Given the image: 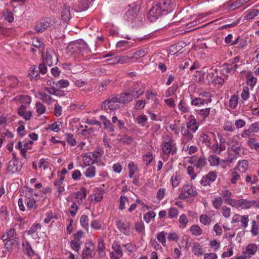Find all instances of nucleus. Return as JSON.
<instances>
[{
  "mask_svg": "<svg viewBox=\"0 0 259 259\" xmlns=\"http://www.w3.org/2000/svg\"><path fill=\"white\" fill-rule=\"evenodd\" d=\"M72 49L75 52L82 57L91 52L90 49L83 39L76 40L73 45Z\"/></svg>",
  "mask_w": 259,
  "mask_h": 259,
  "instance_id": "nucleus-5",
  "label": "nucleus"
},
{
  "mask_svg": "<svg viewBox=\"0 0 259 259\" xmlns=\"http://www.w3.org/2000/svg\"><path fill=\"white\" fill-rule=\"evenodd\" d=\"M18 114L22 116L25 120H28L32 115V112L30 111L26 112L25 107L21 105L18 109Z\"/></svg>",
  "mask_w": 259,
  "mask_h": 259,
  "instance_id": "nucleus-30",
  "label": "nucleus"
},
{
  "mask_svg": "<svg viewBox=\"0 0 259 259\" xmlns=\"http://www.w3.org/2000/svg\"><path fill=\"white\" fill-rule=\"evenodd\" d=\"M145 88L141 82H136L132 86V89L131 90V96L138 98L142 95L144 92Z\"/></svg>",
  "mask_w": 259,
  "mask_h": 259,
  "instance_id": "nucleus-12",
  "label": "nucleus"
},
{
  "mask_svg": "<svg viewBox=\"0 0 259 259\" xmlns=\"http://www.w3.org/2000/svg\"><path fill=\"white\" fill-rule=\"evenodd\" d=\"M159 4L163 12H168L170 10L171 0H162Z\"/></svg>",
  "mask_w": 259,
  "mask_h": 259,
  "instance_id": "nucleus-39",
  "label": "nucleus"
},
{
  "mask_svg": "<svg viewBox=\"0 0 259 259\" xmlns=\"http://www.w3.org/2000/svg\"><path fill=\"white\" fill-rule=\"evenodd\" d=\"M145 55V53L144 51L140 50L139 51L133 53L132 56L131 57V59L133 60V61L135 62L137 59L144 57Z\"/></svg>",
  "mask_w": 259,
  "mask_h": 259,
  "instance_id": "nucleus-62",
  "label": "nucleus"
},
{
  "mask_svg": "<svg viewBox=\"0 0 259 259\" xmlns=\"http://www.w3.org/2000/svg\"><path fill=\"white\" fill-rule=\"evenodd\" d=\"M96 174V168L94 166H90L88 168L85 172L84 175L87 178H92L95 177Z\"/></svg>",
  "mask_w": 259,
  "mask_h": 259,
  "instance_id": "nucleus-53",
  "label": "nucleus"
},
{
  "mask_svg": "<svg viewBox=\"0 0 259 259\" xmlns=\"http://www.w3.org/2000/svg\"><path fill=\"white\" fill-rule=\"evenodd\" d=\"M178 108L180 111L183 113L188 112L189 109L186 105V103L183 100H181L178 105Z\"/></svg>",
  "mask_w": 259,
  "mask_h": 259,
  "instance_id": "nucleus-57",
  "label": "nucleus"
},
{
  "mask_svg": "<svg viewBox=\"0 0 259 259\" xmlns=\"http://www.w3.org/2000/svg\"><path fill=\"white\" fill-rule=\"evenodd\" d=\"M166 233L164 231H161L157 234L156 238L157 240L160 242L162 245L165 247L166 244Z\"/></svg>",
  "mask_w": 259,
  "mask_h": 259,
  "instance_id": "nucleus-45",
  "label": "nucleus"
},
{
  "mask_svg": "<svg viewBox=\"0 0 259 259\" xmlns=\"http://www.w3.org/2000/svg\"><path fill=\"white\" fill-rule=\"evenodd\" d=\"M249 167L248 161L246 159L238 161L234 170H238L240 174L245 173Z\"/></svg>",
  "mask_w": 259,
  "mask_h": 259,
  "instance_id": "nucleus-16",
  "label": "nucleus"
},
{
  "mask_svg": "<svg viewBox=\"0 0 259 259\" xmlns=\"http://www.w3.org/2000/svg\"><path fill=\"white\" fill-rule=\"evenodd\" d=\"M205 104L204 100L199 97L191 99V104L195 106H203Z\"/></svg>",
  "mask_w": 259,
  "mask_h": 259,
  "instance_id": "nucleus-48",
  "label": "nucleus"
},
{
  "mask_svg": "<svg viewBox=\"0 0 259 259\" xmlns=\"http://www.w3.org/2000/svg\"><path fill=\"white\" fill-rule=\"evenodd\" d=\"M211 148L214 153L220 154L222 151L225 150L226 147L225 146L222 144H218V143H217L216 144L212 145Z\"/></svg>",
  "mask_w": 259,
  "mask_h": 259,
  "instance_id": "nucleus-42",
  "label": "nucleus"
},
{
  "mask_svg": "<svg viewBox=\"0 0 259 259\" xmlns=\"http://www.w3.org/2000/svg\"><path fill=\"white\" fill-rule=\"evenodd\" d=\"M214 71V72H212L208 73L207 75V79L209 82H211L215 87L220 88L224 82V79L221 77L219 76L217 70H215Z\"/></svg>",
  "mask_w": 259,
  "mask_h": 259,
  "instance_id": "nucleus-9",
  "label": "nucleus"
},
{
  "mask_svg": "<svg viewBox=\"0 0 259 259\" xmlns=\"http://www.w3.org/2000/svg\"><path fill=\"white\" fill-rule=\"evenodd\" d=\"M178 221L179 224V226L181 229L185 228L188 223V220L186 215L184 214H183L180 216Z\"/></svg>",
  "mask_w": 259,
  "mask_h": 259,
  "instance_id": "nucleus-44",
  "label": "nucleus"
},
{
  "mask_svg": "<svg viewBox=\"0 0 259 259\" xmlns=\"http://www.w3.org/2000/svg\"><path fill=\"white\" fill-rule=\"evenodd\" d=\"M26 199L25 200L27 207L29 209H36L37 208L36 201L34 199L33 196H29L27 192L25 193Z\"/></svg>",
  "mask_w": 259,
  "mask_h": 259,
  "instance_id": "nucleus-23",
  "label": "nucleus"
},
{
  "mask_svg": "<svg viewBox=\"0 0 259 259\" xmlns=\"http://www.w3.org/2000/svg\"><path fill=\"white\" fill-rule=\"evenodd\" d=\"M209 246L214 251L219 250L221 247V243L216 239H211L209 241Z\"/></svg>",
  "mask_w": 259,
  "mask_h": 259,
  "instance_id": "nucleus-58",
  "label": "nucleus"
},
{
  "mask_svg": "<svg viewBox=\"0 0 259 259\" xmlns=\"http://www.w3.org/2000/svg\"><path fill=\"white\" fill-rule=\"evenodd\" d=\"M217 175L213 171H209L207 175L204 176L200 183L203 186L210 185V183L214 182L217 179Z\"/></svg>",
  "mask_w": 259,
  "mask_h": 259,
  "instance_id": "nucleus-13",
  "label": "nucleus"
},
{
  "mask_svg": "<svg viewBox=\"0 0 259 259\" xmlns=\"http://www.w3.org/2000/svg\"><path fill=\"white\" fill-rule=\"evenodd\" d=\"M238 96L236 95H234L231 97V98L229 101V104L230 107L232 109H235L237 107L238 105Z\"/></svg>",
  "mask_w": 259,
  "mask_h": 259,
  "instance_id": "nucleus-54",
  "label": "nucleus"
},
{
  "mask_svg": "<svg viewBox=\"0 0 259 259\" xmlns=\"http://www.w3.org/2000/svg\"><path fill=\"white\" fill-rule=\"evenodd\" d=\"M237 64H233L231 63L224 64L222 66L224 71L229 74L233 73L238 67Z\"/></svg>",
  "mask_w": 259,
  "mask_h": 259,
  "instance_id": "nucleus-26",
  "label": "nucleus"
},
{
  "mask_svg": "<svg viewBox=\"0 0 259 259\" xmlns=\"http://www.w3.org/2000/svg\"><path fill=\"white\" fill-rule=\"evenodd\" d=\"M69 82L67 79H61L56 82V88L61 89L69 86Z\"/></svg>",
  "mask_w": 259,
  "mask_h": 259,
  "instance_id": "nucleus-63",
  "label": "nucleus"
},
{
  "mask_svg": "<svg viewBox=\"0 0 259 259\" xmlns=\"http://www.w3.org/2000/svg\"><path fill=\"white\" fill-rule=\"evenodd\" d=\"M257 81V79L256 77L250 75H248L247 76V84L250 87L251 90L253 89L254 87L256 84Z\"/></svg>",
  "mask_w": 259,
  "mask_h": 259,
  "instance_id": "nucleus-46",
  "label": "nucleus"
},
{
  "mask_svg": "<svg viewBox=\"0 0 259 259\" xmlns=\"http://www.w3.org/2000/svg\"><path fill=\"white\" fill-rule=\"evenodd\" d=\"M182 180V177L180 173L175 172L171 177L170 181L174 187L178 186Z\"/></svg>",
  "mask_w": 259,
  "mask_h": 259,
  "instance_id": "nucleus-34",
  "label": "nucleus"
},
{
  "mask_svg": "<svg viewBox=\"0 0 259 259\" xmlns=\"http://www.w3.org/2000/svg\"><path fill=\"white\" fill-rule=\"evenodd\" d=\"M181 134L183 136V140L189 142L193 138V134L185 126H183L181 127Z\"/></svg>",
  "mask_w": 259,
  "mask_h": 259,
  "instance_id": "nucleus-28",
  "label": "nucleus"
},
{
  "mask_svg": "<svg viewBox=\"0 0 259 259\" xmlns=\"http://www.w3.org/2000/svg\"><path fill=\"white\" fill-rule=\"evenodd\" d=\"M231 176L230 182L232 184H236L241 178L240 175L236 170L231 172Z\"/></svg>",
  "mask_w": 259,
  "mask_h": 259,
  "instance_id": "nucleus-50",
  "label": "nucleus"
},
{
  "mask_svg": "<svg viewBox=\"0 0 259 259\" xmlns=\"http://www.w3.org/2000/svg\"><path fill=\"white\" fill-rule=\"evenodd\" d=\"M205 72L202 71H196L195 77L196 78V81L198 83H202L204 81Z\"/></svg>",
  "mask_w": 259,
  "mask_h": 259,
  "instance_id": "nucleus-64",
  "label": "nucleus"
},
{
  "mask_svg": "<svg viewBox=\"0 0 259 259\" xmlns=\"http://www.w3.org/2000/svg\"><path fill=\"white\" fill-rule=\"evenodd\" d=\"M140 3L139 1L134 3L131 6V16L133 17L132 26L133 27H139L142 24V14L140 13Z\"/></svg>",
  "mask_w": 259,
  "mask_h": 259,
  "instance_id": "nucleus-1",
  "label": "nucleus"
},
{
  "mask_svg": "<svg viewBox=\"0 0 259 259\" xmlns=\"http://www.w3.org/2000/svg\"><path fill=\"white\" fill-rule=\"evenodd\" d=\"M239 209H248L253 206L256 208H259V203L255 200H249L247 199L241 198L235 199L231 206Z\"/></svg>",
  "mask_w": 259,
  "mask_h": 259,
  "instance_id": "nucleus-2",
  "label": "nucleus"
},
{
  "mask_svg": "<svg viewBox=\"0 0 259 259\" xmlns=\"http://www.w3.org/2000/svg\"><path fill=\"white\" fill-rule=\"evenodd\" d=\"M117 96V100L120 104H127L130 99V93L128 91L121 93Z\"/></svg>",
  "mask_w": 259,
  "mask_h": 259,
  "instance_id": "nucleus-35",
  "label": "nucleus"
},
{
  "mask_svg": "<svg viewBox=\"0 0 259 259\" xmlns=\"http://www.w3.org/2000/svg\"><path fill=\"white\" fill-rule=\"evenodd\" d=\"M220 195L222 198L224 199L225 203L230 205L231 206L232 205L235 199H232L231 198L232 195V193L231 191L228 189H225L221 191Z\"/></svg>",
  "mask_w": 259,
  "mask_h": 259,
  "instance_id": "nucleus-19",
  "label": "nucleus"
},
{
  "mask_svg": "<svg viewBox=\"0 0 259 259\" xmlns=\"http://www.w3.org/2000/svg\"><path fill=\"white\" fill-rule=\"evenodd\" d=\"M143 160L146 165H149L153 160V156L151 152H147L143 157Z\"/></svg>",
  "mask_w": 259,
  "mask_h": 259,
  "instance_id": "nucleus-52",
  "label": "nucleus"
},
{
  "mask_svg": "<svg viewBox=\"0 0 259 259\" xmlns=\"http://www.w3.org/2000/svg\"><path fill=\"white\" fill-rule=\"evenodd\" d=\"M234 45H238V47L241 48H243L247 45V42L245 38L238 36L234 40Z\"/></svg>",
  "mask_w": 259,
  "mask_h": 259,
  "instance_id": "nucleus-47",
  "label": "nucleus"
},
{
  "mask_svg": "<svg viewBox=\"0 0 259 259\" xmlns=\"http://www.w3.org/2000/svg\"><path fill=\"white\" fill-rule=\"evenodd\" d=\"M190 231L192 235L198 236L200 235L202 233V230L197 225H193L190 228Z\"/></svg>",
  "mask_w": 259,
  "mask_h": 259,
  "instance_id": "nucleus-41",
  "label": "nucleus"
},
{
  "mask_svg": "<svg viewBox=\"0 0 259 259\" xmlns=\"http://www.w3.org/2000/svg\"><path fill=\"white\" fill-rule=\"evenodd\" d=\"M21 169V166L18 164V161L11 160L8 165L7 171L9 173L13 174L19 171Z\"/></svg>",
  "mask_w": 259,
  "mask_h": 259,
  "instance_id": "nucleus-17",
  "label": "nucleus"
},
{
  "mask_svg": "<svg viewBox=\"0 0 259 259\" xmlns=\"http://www.w3.org/2000/svg\"><path fill=\"white\" fill-rule=\"evenodd\" d=\"M229 145L231 151H233L235 154L240 155L241 144L238 141H230Z\"/></svg>",
  "mask_w": 259,
  "mask_h": 259,
  "instance_id": "nucleus-22",
  "label": "nucleus"
},
{
  "mask_svg": "<svg viewBox=\"0 0 259 259\" xmlns=\"http://www.w3.org/2000/svg\"><path fill=\"white\" fill-rule=\"evenodd\" d=\"M186 126V128L191 131L193 133H195L198 128L199 124L197 122L195 118H192L187 122Z\"/></svg>",
  "mask_w": 259,
  "mask_h": 259,
  "instance_id": "nucleus-29",
  "label": "nucleus"
},
{
  "mask_svg": "<svg viewBox=\"0 0 259 259\" xmlns=\"http://www.w3.org/2000/svg\"><path fill=\"white\" fill-rule=\"evenodd\" d=\"M163 12H164L161 9L159 3H154L148 13V19L150 21L153 22L160 17Z\"/></svg>",
  "mask_w": 259,
  "mask_h": 259,
  "instance_id": "nucleus-6",
  "label": "nucleus"
},
{
  "mask_svg": "<svg viewBox=\"0 0 259 259\" xmlns=\"http://www.w3.org/2000/svg\"><path fill=\"white\" fill-rule=\"evenodd\" d=\"M29 76L32 80H37L38 79L39 76V74L36 67L33 66L30 68L29 72Z\"/></svg>",
  "mask_w": 259,
  "mask_h": 259,
  "instance_id": "nucleus-38",
  "label": "nucleus"
},
{
  "mask_svg": "<svg viewBox=\"0 0 259 259\" xmlns=\"http://www.w3.org/2000/svg\"><path fill=\"white\" fill-rule=\"evenodd\" d=\"M250 231L253 236H256L259 234V227L254 220L251 221V229Z\"/></svg>",
  "mask_w": 259,
  "mask_h": 259,
  "instance_id": "nucleus-60",
  "label": "nucleus"
},
{
  "mask_svg": "<svg viewBox=\"0 0 259 259\" xmlns=\"http://www.w3.org/2000/svg\"><path fill=\"white\" fill-rule=\"evenodd\" d=\"M54 23V19L50 18H43L36 24L35 29L38 32H42L48 28L53 25Z\"/></svg>",
  "mask_w": 259,
  "mask_h": 259,
  "instance_id": "nucleus-8",
  "label": "nucleus"
},
{
  "mask_svg": "<svg viewBox=\"0 0 259 259\" xmlns=\"http://www.w3.org/2000/svg\"><path fill=\"white\" fill-rule=\"evenodd\" d=\"M38 95L40 99L46 103L50 104L52 102V98L45 93L39 92Z\"/></svg>",
  "mask_w": 259,
  "mask_h": 259,
  "instance_id": "nucleus-49",
  "label": "nucleus"
},
{
  "mask_svg": "<svg viewBox=\"0 0 259 259\" xmlns=\"http://www.w3.org/2000/svg\"><path fill=\"white\" fill-rule=\"evenodd\" d=\"M207 164V161L205 158L203 156H200L196 163L194 164V166L197 168L201 169L202 167L205 166Z\"/></svg>",
  "mask_w": 259,
  "mask_h": 259,
  "instance_id": "nucleus-40",
  "label": "nucleus"
},
{
  "mask_svg": "<svg viewBox=\"0 0 259 259\" xmlns=\"http://www.w3.org/2000/svg\"><path fill=\"white\" fill-rule=\"evenodd\" d=\"M24 252L29 256H33L35 254L30 243L27 241H24L22 244Z\"/></svg>",
  "mask_w": 259,
  "mask_h": 259,
  "instance_id": "nucleus-25",
  "label": "nucleus"
},
{
  "mask_svg": "<svg viewBox=\"0 0 259 259\" xmlns=\"http://www.w3.org/2000/svg\"><path fill=\"white\" fill-rule=\"evenodd\" d=\"M87 195V191L83 188H82L79 191L74 194V196L75 198L78 199L77 202L79 204L82 203L83 199L85 198Z\"/></svg>",
  "mask_w": 259,
  "mask_h": 259,
  "instance_id": "nucleus-33",
  "label": "nucleus"
},
{
  "mask_svg": "<svg viewBox=\"0 0 259 259\" xmlns=\"http://www.w3.org/2000/svg\"><path fill=\"white\" fill-rule=\"evenodd\" d=\"M16 231L14 228H10L6 231V232L4 234L1 239L5 241L6 240L12 239L16 235Z\"/></svg>",
  "mask_w": 259,
  "mask_h": 259,
  "instance_id": "nucleus-27",
  "label": "nucleus"
},
{
  "mask_svg": "<svg viewBox=\"0 0 259 259\" xmlns=\"http://www.w3.org/2000/svg\"><path fill=\"white\" fill-rule=\"evenodd\" d=\"M71 18L70 7L67 5L63 6L61 12V19L63 21L68 22Z\"/></svg>",
  "mask_w": 259,
  "mask_h": 259,
  "instance_id": "nucleus-21",
  "label": "nucleus"
},
{
  "mask_svg": "<svg viewBox=\"0 0 259 259\" xmlns=\"http://www.w3.org/2000/svg\"><path fill=\"white\" fill-rule=\"evenodd\" d=\"M208 160L212 166H218L220 163V157L214 154L209 155Z\"/></svg>",
  "mask_w": 259,
  "mask_h": 259,
  "instance_id": "nucleus-37",
  "label": "nucleus"
},
{
  "mask_svg": "<svg viewBox=\"0 0 259 259\" xmlns=\"http://www.w3.org/2000/svg\"><path fill=\"white\" fill-rule=\"evenodd\" d=\"M259 13L257 9H252L246 12V14L244 16V19L247 20H251L258 15Z\"/></svg>",
  "mask_w": 259,
  "mask_h": 259,
  "instance_id": "nucleus-36",
  "label": "nucleus"
},
{
  "mask_svg": "<svg viewBox=\"0 0 259 259\" xmlns=\"http://www.w3.org/2000/svg\"><path fill=\"white\" fill-rule=\"evenodd\" d=\"M248 215H240L239 214H234L232 219V223H240V226L243 229H245L248 227L249 222Z\"/></svg>",
  "mask_w": 259,
  "mask_h": 259,
  "instance_id": "nucleus-10",
  "label": "nucleus"
},
{
  "mask_svg": "<svg viewBox=\"0 0 259 259\" xmlns=\"http://www.w3.org/2000/svg\"><path fill=\"white\" fill-rule=\"evenodd\" d=\"M112 248L113 251L110 253L111 259H118L122 255L121 247L117 242L113 243Z\"/></svg>",
  "mask_w": 259,
  "mask_h": 259,
  "instance_id": "nucleus-15",
  "label": "nucleus"
},
{
  "mask_svg": "<svg viewBox=\"0 0 259 259\" xmlns=\"http://www.w3.org/2000/svg\"><path fill=\"white\" fill-rule=\"evenodd\" d=\"M212 204L213 207L217 209L221 208L223 204V198L221 197H217L212 201Z\"/></svg>",
  "mask_w": 259,
  "mask_h": 259,
  "instance_id": "nucleus-56",
  "label": "nucleus"
},
{
  "mask_svg": "<svg viewBox=\"0 0 259 259\" xmlns=\"http://www.w3.org/2000/svg\"><path fill=\"white\" fill-rule=\"evenodd\" d=\"M192 251L196 256L202 255L204 254V250L202 246L198 242H195L193 243Z\"/></svg>",
  "mask_w": 259,
  "mask_h": 259,
  "instance_id": "nucleus-32",
  "label": "nucleus"
},
{
  "mask_svg": "<svg viewBox=\"0 0 259 259\" xmlns=\"http://www.w3.org/2000/svg\"><path fill=\"white\" fill-rule=\"evenodd\" d=\"M4 242H6L5 247L8 250H12L13 246L18 245L19 242L17 237H14L12 239L6 240Z\"/></svg>",
  "mask_w": 259,
  "mask_h": 259,
  "instance_id": "nucleus-31",
  "label": "nucleus"
},
{
  "mask_svg": "<svg viewBox=\"0 0 259 259\" xmlns=\"http://www.w3.org/2000/svg\"><path fill=\"white\" fill-rule=\"evenodd\" d=\"M119 100H117V96H110L108 99L103 102L101 105L102 110L107 112H111L119 108Z\"/></svg>",
  "mask_w": 259,
  "mask_h": 259,
  "instance_id": "nucleus-4",
  "label": "nucleus"
},
{
  "mask_svg": "<svg viewBox=\"0 0 259 259\" xmlns=\"http://www.w3.org/2000/svg\"><path fill=\"white\" fill-rule=\"evenodd\" d=\"M95 249V245L92 242L87 243L85 245V248L82 250L83 259H92L94 256Z\"/></svg>",
  "mask_w": 259,
  "mask_h": 259,
  "instance_id": "nucleus-11",
  "label": "nucleus"
},
{
  "mask_svg": "<svg viewBox=\"0 0 259 259\" xmlns=\"http://www.w3.org/2000/svg\"><path fill=\"white\" fill-rule=\"evenodd\" d=\"M183 191L184 193V197L187 198L190 196H196L197 195V192L193 189L191 185H186L183 186Z\"/></svg>",
  "mask_w": 259,
  "mask_h": 259,
  "instance_id": "nucleus-20",
  "label": "nucleus"
},
{
  "mask_svg": "<svg viewBox=\"0 0 259 259\" xmlns=\"http://www.w3.org/2000/svg\"><path fill=\"white\" fill-rule=\"evenodd\" d=\"M221 212L223 216L225 218H229L231 215V208L225 205L222 207Z\"/></svg>",
  "mask_w": 259,
  "mask_h": 259,
  "instance_id": "nucleus-61",
  "label": "nucleus"
},
{
  "mask_svg": "<svg viewBox=\"0 0 259 259\" xmlns=\"http://www.w3.org/2000/svg\"><path fill=\"white\" fill-rule=\"evenodd\" d=\"M161 146L162 153L164 154L163 158L165 161L167 160L170 154L174 155L177 150L176 144L171 139L164 141Z\"/></svg>",
  "mask_w": 259,
  "mask_h": 259,
  "instance_id": "nucleus-3",
  "label": "nucleus"
},
{
  "mask_svg": "<svg viewBox=\"0 0 259 259\" xmlns=\"http://www.w3.org/2000/svg\"><path fill=\"white\" fill-rule=\"evenodd\" d=\"M257 249V245L256 244L250 243L246 246L243 254H246L248 258H250L255 254Z\"/></svg>",
  "mask_w": 259,
  "mask_h": 259,
  "instance_id": "nucleus-18",
  "label": "nucleus"
},
{
  "mask_svg": "<svg viewBox=\"0 0 259 259\" xmlns=\"http://www.w3.org/2000/svg\"><path fill=\"white\" fill-rule=\"evenodd\" d=\"M99 159V156L95 153L89 152L83 157L84 163L88 165L94 164Z\"/></svg>",
  "mask_w": 259,
  "mask_h": 259,
  "instance_id": "nucleus-14",
  "label": "nucleus"
},
{
  "mask_svg": "<svg viewBox=\"0 0 259 259\" xmlns=\"http://www.w3.org/2000/svg\"><path fill=\"white\" fill-rule=\"evenodd\" d=\"M32 45L36 48H38L41 54L44 53V50H45V45L44 43L40 41L38 39H34L32 40Z\"/></svg>",
  "mask_w": 259,
  "mask_h": 259,
  "instance_id": "nucleus-43",
  "label": "nucleus"
},
{
  "mask_svg": "<svg viewBox=\"0 0 259 259\" xmlns=\"http://www.w3.org/2000/svg\"><path fill=\"white\" fill-rule=\"evenodd\" d=\"M113 60L112 63H124L128 62L129 58L127 56H119L112 59Z\"/></svg>",
  "mask_w": 259,
  "mask_h": 259,
  "instance_id": "nucleus-59",
  "label": "nucleus"
},
{
  "mask_svg": "<svg viewBox=\"0 0 259 259\" xmlns=\"http://www.w3.org/2000/svg\"><path fill=\"white\" fill-rule=\"evenodd\" d=\"M199 140L203 143H204L207 147H209L210 146V138L208 135L205 134H201L199 137Z\"/></svg>",
  "mask_w": 259,
  "mask_h": 259,
  "instance_id": "nucleus-51",
  "label": "nucleus"
},
{
  "mask_svg": "<svg viewBox=\"0 0 259 259\" xmlns=\"http://www.w3.org/2000/svg\"><path fill=\"white\" fill-rule=\"evenodd\" d=\"M80 225L87 231L89 229V218L86 215H82L80 219Z\"/></svg>",
  "mask_w": 259,
  "mask_h": 259,
  "instance_id": "nucleus-55",
  "label": "nucleus"
},
{
  "mask_svg": "<svg viewBox=\"0 0 259 259\" xmlns=\"http://www.w3.org/2000/svg\"><path fill=\"white\" fill-rule=\"evenodd\" d=\"M117 226L120 232L125 235H128L130 233V227L128 223H125L122 220H119L117 222Z\"/></svg>",
  "mask_w": 259,
  "mask_h": 259,
  "instance_id": "nucleus-24",
  "label": "nucleus"
},
{
  "mask_svg": "<svg viewBox=\"0 0 259 259\" xmlns=\"http://www.w3.org/2000/svg\"><path fill=\"white\" fill-rule=\"evenodd\" d=\"M42 54L44 60L48 66L56 65L58 61V57L55 50L53 48L47 49L45 55Z\"/></svg>",
  "mask_w": 259,
  "mask_h": 259,
  "instance_id": "nucleus-7",
  "label": "nucleus"
}]
</instances>
